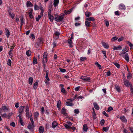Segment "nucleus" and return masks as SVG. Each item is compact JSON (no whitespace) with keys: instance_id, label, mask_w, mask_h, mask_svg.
<instances>
[{"instance_id":"45","label":"nucleus","mask_w":133,"mask_h":133,"mask_svg":"<svg viewBox=\"0 0 133 133\" xmlns=\"http://www.w3.org/2000/svg\"><path fill=\"white\" fill-rule=\"evenodd\" d=\"M128 44L129 45L131 48V49H133V45L130 42L128 41Z\"/></svg>"},{"instance_id":"50","label":"nucleus","mask_w":133,"mask_h":133,"mask_svg":"<svg viewBox=\"0 0 133 133\" xmlns=\"http://www.w3.org/2000/svg\"><path fill=\"white\" fill-rule=\"evenodd\" d=\"M29 117L31 121V123L34 124V121H33V119L32 118V115L30 116Z\"/></svg>"},{"instance_id":"21","label":"nucleus","mask_w":133,"mask_h":133,"mask_svg":"<svg viewBox=\"0 0 133 133\" xmlns=\"http://www.w3.org/2000/svg\"><path fill=\"white\" fill-rule=\"evenodd\" d=\"M102 44L105 48L106 49H108L109 48L108 45L105 42H102Z\"/></svg>"},{"instance_id":"10","label":"nucleus","mask_w":133,"mask_h":133,"mask_svg":"<svg viewBox=\"0 0 133 133\" xmlns=\"http://www.w3.org/2000/svg\"><path fill=\"white\" fill-rule=\"evenodd\" d=\"M34 124L30 123L28 126V128L29 129L32 130L33 129L34 127Z\"/></svg>"},{"instance_id":"61","label":"nucleus","mask_w":133,"mask_h":133,"mask_svg":"<svg viewBox=\"0 0 133 133\" xmlns=\"http://www.w3.org/2000/svg\"><path fill=\"white\" fill-rule=\"evenodd\" d=\"M105 73H107V76H109L111 74V73L110 71H109L107 72H106Z\"/></svg>"},{"instance_id":"6","label":"nucleus","mask_w":133,"mask_h":133,"mask_svg":"<svg viewBox=\"0 0 133 133\" xmlns=\"http://www.w3.org/2000/svg\"><path fill=\"white\" fill-rule=\"evenodd\" d=\"M124 83L125 86L127 87H129L132 84L127 79L124 80Z\"/></svg>"},{"instance_id":"25","label":"nucleus","mask_w":133,"mask_h":133,"mask_svg":"<svg viewBox=\"0 0 133 133\" xmlns=\"http://www.w3.org/2000/svg\"><path fill=\"white\" fill-rule=\"evenodd\" d=\"M119 8L121 9H125V6L123 4H121L119 6Z\"/></svg>"},{"instance_id":"18","label":"nucleus","mask_w":133,"mask_h":133,"mask_svg":"<svg viewBox=\"0 0 133 133\" xmlns=\"http://www.w3.org/2000/svg\"><path fill=\"white\" fill-rule=\"evenodd\" d=\"M124 58L127 62H128L129 61V56L128 54L127 53L125 54L124 56Z\"/></svg>"},{"instance_id":"37","label":"nucleus","mask_w":133,"mask_h":133,"mask_svg":"<svg viewBox=\"0 0 133 133\" xmlns=\"http://www.w3.org/2000/svg\"><path fill=\"white\" fill-rule=\"evenodd\" d=\"M19 122L22 125H24V123L22 119L20 117V119H19Z\"/></svg>"},{"instance_id":"16","label":"nucleus","mask_w":133,"mask_h":133,"mask_svg":"<svg viewBox=\"0 0 133 133\" xmlns=\"http://www.w3.org/2000/svg\"><path fill=\"white\" fill-rule=\"evenodd\" d=\"M57 125L58 124L57 122L56 121H54L52 123V127L54 129L56 127Z\"/></svg>"},{"instance_id":"54","label":"nucleus","mask_w":133,"mask_h":133,"mask_svg":"<svg viewBox=\"0 0 133 133\" xmlns=\"http://www.w3.org/2000/svg\"><path fill=\"white\" fill-rule=\"evenodd\" d=\"M39 8L38 5L36 4H35L34 6V9L35 10H38Z\"/></svg>"},{"instance_id":"9","label":"nucleus","mask_w":133,"mask_h":133,"mask_svg":"<svg viewBox=\"0 0 133 133\" xmlns=\"http://www.w3.org/2000/svg\"><path fill=\"white\" fill-rule=\"evenodd\" d=\"M25 107V106H21L19 107L18 111L19 113L21 114L24 112V108Z\"/></svg>"},{"instance_id":"7","label":"nucleus","mask_w":133,"mask_h":133,"mask_svg":"<svg viewBox=\"0 0 133 133\" xmlns=\"http://www.w3.org/2000/svg\"><path fill=\"white\" fill-rule=\"evenodd\" d=\"M73 38V33H72L71 35V36L70 38L68 40V43L69 44V46L70 47H72V46L71 44L72 43V40Z\"/></svg>"},{"instance_id":"33","label":"nucleus","mask_w":133,"mask_h":133,"mask_svg":"<svg viewBox=\"0 0 133 133\" xmlns=\"http://www.w3.org/2000/svg\"><path fill=\"white\" fill-rule=\"evenodd\" d=\"M33 81V78L32 77H29V84L31 85Z\"/></svg>"},{"instance_id":"2","label":"nucleus","mask_w":133,"mask_h":133,"mask_svg":"<svg viewBox=\"0 0 133 133\" xmlns=\"http://www.w3.org/2000/svg\"><path fill=\"white\" fill-rule=\"evenodd\" d=\"M64 18L63 16V15L57 16V17L56 16L55 18V20L59 22H62Z\"/></svg>"},{"instance_id":"60","label":"nucleus","mask_w":133,"mask_h":133,"mask_svg":"<svg viewBox=\"0 0 133 133\" xmlns=\"http://www.w3.org/2000/svg\"><path fill=\"white\" fill-rule=\"evenodd\" d=\"M102 53L104 54L105 57L106 58H107V57L106 55V51H102Z\"/></svg>"},{"instance_id":"13","label":"nucleus","mask_w":133,"mask_h":133,"mask_svg":"<svg viewBox=\"0 0 133 133\" xmlns=\"http://www.w3.org/2000/svg\"><path fill=\"white\" fill-rule=\"evenodd\" d=\"M72 10V9H70L68 11L65 10L64 12V15H66L70 13Z\"/></svg>"},{"instance_id":"43","label":"nucleus","mask_w":133,"mask_h":133,"mask_svg":"<svg viewBox=\"0 0 133 133\" xmlns=\"http://www.w3.org/2000/svg\"><path fill=\"white\" fill-rule=\"evenodd\" d=\"M105 123V121L103 119H102L100 122V124L102 126Z\"/></svg>"},{"instance_id":"48","label":"nucleus","mask_w":133,"mask_h":133,"mask_svg":"<svg viewBox=\"0 0 133 133\" xmlns=\"http://www.w3.org/2000/svg\"><path fill=\"white\" fill-rule=\"evenodd\" d=\"M11 61L10 59H9L7 62V64L9 66H10L11 65Z\"/></svg>"},{"instance_id":"55","label":"nucleus","mask_w":133,"mask_h":133,"mask_svg":"<svg viewBox=\"0 0 133 133\" xmlns=\"http://www.w3.org/2000/svg\"><path fill=\"white\" fill-rule=\"evenodd\" d=\"M39 115V113L38 112H35L34 114V116L36 118L38 117Z\"/></svg>"},{"instance_id":"47","label":"nucleus","mask_w":133,"mask_h":133,"mask_svg":"<svg viewBox=\"0 0 133 133\" xmlns=\"http://www.w3.org/2000/svg\"><path fill=\"white\" fill-rule=\"evenodd\" d=\"M61 91L62 93H65L66 91L64 88L62 87L61 88Z\"/></svg>"},{"instance_id":"57","label":"nucleus","mask_w":133,"mask_h":133,"mask_svg":"<svg viewBox=\"0 0 133 133\" xmlns=\"http://www.w3.org/2000/svg\"><path fill=\"white\" fill-rule=\"evenodd\" d=\"M109 128L108 127H104L103 128V130L105 132L107 131L108 130Z\"/></svg>"},{"instance_id":"59","label":"nucleus","mask_w":133,"mask_h":133,"mask_svg":"<svg viewBox=\"0 0 133 133\" xmlns=\"http://www.w3.org/2000/svg\"><path fill=\"white\" fill-rule=\"evenodd\" d=\"M113 110V108L112 107H110L108 108L107 111L108 112H110L111 111Z\"/></svg>"},{"instance_id":"14","label":"nucleus","mask_w":133,"mask_h":133,"mask_svg":"<svg viewBox=\"0 0 133 133\" xmlns=\"http://www.w3.org/2000/svg\"><path fill=\"white\" fill-rule=\"evenodd\" d=\"M61 102L60 100H59L57 103V106L58 110H60L61 109Z\"/></svg>"},{"instance_id":"38","label":"nucleus","mask_w":133,"mask_h":133,"mask_svg":"<svg viewBox=\"0 0 133 133\" xmlns=\"http://www.w3.org/2000/svg\"><path fill=\"white\" fill-rule=\"evenodd\" d=\"M66 105L67 106H72L74 105V104L69 102H66Z\"/></svg>"},{"instance_id":"22","label":"nucleus","mask_w":133,"mask_h":133,"mask_svg":"<svg viewBox=\"0 0 133 133\" xmlns=\"http://www.w3.org/2000/svg\"><path fill=\"white\" fill-rule=\"evenodd\" d=\"M49 18L50 19V21L51 22H53L54 19V17L51 15H48Z\"/></svg>"},{"instance_id":"29","label":"nucleus","mask_w":133,"mask_h":133,"mask_svg":"<svg viewBox=\"0 0 133 133\" xmlns=\"http://www.w3.org/2000/svg\"><path fill=\"white\" fill-rule=\"evenodd\" d=\"M38 86V82H35L33 85V88L35 90H36Z\"/></svg>"},{"instance_id":"26","label":"nucleus","mask_w":133,"mask_h":133,"mask_svg":"<svg viewBox=\"0 0 133 133\" xmlns=\"http://www.w3.org/2000/svg\"><path fill=\"white\" fill-rule=\"evenodd\" d=\"M85 20L87 21H95V19L93 17H92L87 18H86L85 19Z\"/></svg>"},{"instance_id":"28","label":"nucleus","mask_w":133,"mask_h":133,"mask_svg":"<svg viewBox=\"0 0 133 133\" xmlns=\"http://www.w3.org/2000/svg\"><path fill=\"white\" fill-rule=\"evenodd\" d=\"M26 5L27 7H31L33 6L31 2L30 1H27L26 3Z\"/></svg>"},{"instance_id":"41","label":"nucleus","mask_w":133,"mask_h":133,"mask_svg":"<svg viewBox=\"0 0 133 133\" xmlns=\"http://www.w3.org/2000/svg\"><path fill=\"white\" fill-rule=\"evenodd\" d=\"M48 72L47 71H46V76L45 78L48 81H49L50 80V79L48 77Z\"/></svg>"},{"instance_id":"20","label":"nucleus","mask_w":133,"mask_h":133,"mask_svg":"<svg viewBox=\"0 0 133 133\" xmlns=\"http://www.w3.org/2000/svg\"><path fill=\"white\" fill-rule=\"evenodd\" d=\"M24 18L23 17H21L20 19L21 24V26H20L21 29L22 26L24 24Z\"/></svg>"},{"instance_id":"56","label":"nucleus","mask_w":133,"mask_h":133,"mask_svg":"<svg viewBox=\"0 0 133 133\" xmlns=\"http://www.w3.org/2000/svg\"><path fill=\"white\" fill-rule=\"evenodd\" d=\"M118 39V37H112L111 39V40L112 41H114Z\"/></svg>"},{"instance_id":"31","label":"nucleus","mask_w":133,"mask_h":133,"mask_svg":"<svg viewBox=\"0 0 133 133\" xmlns=\"http://www.w3.org/2000/svg\"><path fill=\"white\" fill-rule=\"evenodd\" d=\"M60 35V33L56 31L55 32L54 34V35H55L57 37H55L56 38H58Z\"/></svg>"},{"instance_id":"5","label":"nucleus","mask_w":133,"mask_h":133,"mask_svg":"<svg viewBox=\"0 0 133 133\" xmlns=\"http://www.w3.org/2000/svg\"><path fill=\"white\" fill-rule=\"evenodd\" d=\"M81 78L86 82H89L90 81V77H87L86 76H82L81 77Z\"/></svg>"},{"instance_id":"23","label":"nucleus","mask_w":133,"mask_h":133,"mask_svg":"<svg viewBox=\"0 0 133 133\" xmlns=\"http://www.w3.org/2000/svg\"><path fill=\"white\" fill-rule=\"evenodd\" d=\"M91 22L86 21L85 22V24L86 26L90 27L91 26Z\"/></svg>"},{"instance_id":"52","label":"nucleus","mask_w":133,"mask_h":133,"mask_svg":"<svg viewBox=\"0 0 133 133\" xmlns=\"http://www.w3.org/2000/svg\"><path fill=\"white\" fill-rule=\"evenodd\" d=\"M41 16L38 15V17L36 18V21H38L39 19H40L41 18Z\"/></svg>"},{"instance_id":"58","label":"nucleus","mask_w":133,"mask_h":133,"mask_svg":"<svg viewBox=\"0 0 133 133\" xmlns=\"http://www.w3.org/2000/svg\"><path fill=\"white\" fill-rule=\"evenodd\" d=\"M74 113L76 114H78L79 113V110L78 109H75L74 110Z\"/></svg>"},{"instance_id":"44","label":"nucleus","mask_w":133,"mask_h":133,"mask_svg":"<svg viewBox=\"0 0 133 133\" xmlns=\"http://www.w3.org/2000/svg\"><path fill=\"white\" fill-rule=\"evenodd\" d=\"M31 52L30 51L28 50L26 52V54L28 56H30L31 55Z\"/></svg>"},{"instance_id":"53","label":"nucleus","mask_w":133,"mask_h":133,"mask_svg":"<svg viewBox=\"0 0 133 133\" xmlns=\"http://www.w3.org/2000/svg\"><path fill=\"white\" fill-rule=\"evenodd\" d=\"M13 113L12 112H11L9 113L7 116V118H8L9 119L10 118V117L13 114Z\"/></svg>"},{"instance_id":"62","label":"nucleus","mask_w":133,"mask_h":133,"mask_svg":"<svg viewBox=\"0 0 133 133\" xmlns=\"http://www.w3.org/2000/svg\"><path fill=\"white\" fill-rule=\"evenodd\" d=\"M48 15H51V9H49L48 11Z\"/></svg>"},{"instance_id":"36","label":"nucleus","mask_w":133,"mask_h":133,"mask_svg":"<svg viewBox=\"0 0 133 133\" xmlns=\"http://www.w3.org/2000/svg\"><path fill=\"white\" fill-rule=\"evenodd\" d=\"M91 13L90 12L87 11L85 13V15L87 17H89L91 16Z\"/></svg>"},{"instance_id":"3","label":"nucleus","mask_w":133,"mask_h":133,"mask_svg":"<svg viewBox=\"0 0 133 133\" xmlns=\"http://www.w3.org/2000/svg\"><path fill=\"white\" fill-rule=\"evenodd\" d=\"M38 42L37 44H35L36 48H38L40 45V44L43 43V39L41 38H39L38 39Z\"/></svg>"},{"instance_id":"4","label":"nucleus","mask_w":133,"mask_h":133,"mask_svg":"<svg viewBox=\"0 0 133 133\" xmlns=\"http://www.w3.org/2000/svg\"><path fill=\"white\" fill-rule=\"evenodd\" d=\"M26 110L25 112L26 113V116L28 117V118H29V117L31 116H32V114L30 113V112H29V109L28 106V105H27L26 106Z\"/></svg>"},{"instance_id":"27","label":"nucleus","mask_w":133,"mask_h":133,"mask_svg":"<svg viewBox=\"0 0 133 133\" xmlns=\"http://www.w3.org/2000/svg\"><path fill=\"white\" fill-rule=\"evenodd\" d=\"M44 128L42 126H40L39 127V131L40 133H43L44 131Z\"/></svg>"},{"instance_id":"42","label":"nucleus","mask_w":133,"mask_h":133,"mask_svg":"<svg viewBox=\"0 0 133 133\" xmlns=\"http://www.w3.org/2000/svg\"><path fill=\"white\" fill-rule=\"evenodd\" d=\"M122 51V54H125V53L126 52H127V49L126 48H124L123 49Z\"/></svg>"},{"instance_id":"49","label":"nucleus","mask_w":133,"mask_h":133,"mask_svg":"<svg viewBox=\"0 0 133 133\" xmlns=\"http://www.w3.org/2000/svg\"><path fill=\"white\" fill-rule=\"evenodd\" d=\"M132 77V74L131 73L128 74L127 76V78L128 79H130Z\"/></svg>"},{"instance_id":"19","label":"nucleus","mask_w":133,"mask_h":133,"mask_svg":"<svg viewBox=\"0 0 133 133\" xmlns=\"http://www.w3.org/2000/svg\"><path fill=\"white\" fill-rule=\"evenodd\" d=\"M93 104L95 109L98 110H99V106L98 105L97 103L96 102H94L93 103Z\"/></svg>"},{"instance_id":"11","label":"nucleus","mask_w":133,"mask_h":133,"mask_svg":"<svg viewBox=\"0 0 133 133\" xmlns=\"http://www.w3.org/2000/svg\"><path fill=\"white\" fill-rule=\"evenodd\" d=\"M62 114L65 116H66L67 114L66 113V110L64 108H63L61 110Z\"/></svg>"},{"instance_id":"51","label":"nucleus","mask_w":133,"mask_h":133,"mask_svg":"<svg viewBox=\"0 0 133 133\" xmlns=\"http://www.w3.org/2000/svg\"><path fill=\"white\" fill-rule=\"evenodd\" d=\"M64 126L67 129H69L70 128V127L69 125L67 124H65L64 125Z\"/></svg>"},{"instance_id":"35","label":"nucleus","mask_w":133,"mask_h":133,"mask_svg":"<svg viewBox=\"0 0 133 133\" xmlns=\"http://www.w3.org/2000/svg\"><path fill=\"white\" fill-rule=\"evenodd\" d=\"M115 88L117 90L118 92H120L121 91V90L119 87L117 85H116L115 86Z\"/></svg>"},{"instance_id":"32","label":"nucleus","mask_w":133,"mask_h":133,"mask_svg":"<svg viewBox=\"0 0 133 133\" xmlns=\"http://www.w3.org/2000/svg\"><path fill=\"white\" fill-rule=\"evenodd\" d=\"M2 109L4 111V112H6L8 110V109L5 105L3 106Z\"/></svg>"},{"instance_id":"46","label":"nucleus","mask_w":133,"mask_h":133,"mask_svg":"<svg viewBox=\"0 0 133 133\" xmlns=\"http://www.w3.org/2000/svg\"><path fill=\"white\" fill-rule=\"evenodd\" d=\"M9 14L11 16V18L12 19H13L14 18V17H15V15L14 14H11L10 12H9Z\"/></svg>"},{"instance_id":"64","label":"nucleus","mask_w":133,"mask_h":133,"mask_svg":"<svg viewBox=\"0 0 133 133\" xmlns=\"http://www.w3.org/2000/svg\"><path fill=\"white\" fill-rule=\"evenodd\" d=\"M10 125L14 127L15 126V123L14 122H12L10 123Z\"/></svg>"},{"instance_id":"39","label":"nucleus","mask_w":133,"mask_h":133,"mask_svg":"<svg viewBox=\"0 0 133 133\" xmlns=\"http://www.w3.org/2000/svg\"><path fill=\"white\" fill-rule=\"evenodd\" d=\"M87 58L85 57H81L80 58V60L81 61H84L86 60Z\"/></svg>"},{"instance_id":"30","label":"nucleus","mask_w":133,"mask_h":133,"mask_svg":"<svg viewBox=\"0 0 133 133\" xmlns=\"http://www.w3.org/2000/svg\"><path fill=\"white\" fill-rule=\"evenodd\" d=\"M6 34L7 37L8 38L10 35V33L9 30L8 29H6Z\"/></svg>"},{"instance_id":"8","label":"nucleus","mask_w":133,"mask_h":133,"mask_svg":"<svg viewBox=\"0 0 133 133\" xmlns=\"http://www.w3.org/2000/svg\"><path fill=\"white\" fill-rule=\"evenodd\" d=\"M33 12V10L32 9L29 10L28 14L29 17L31 18H33L34 17L32 14Z\"/></svg>"},{"instance_id":"12","label":"nucleus","mask_w":133,"mask_h":133,"mask_svg":"<svg viewBox=\"0 0 133 133\" xmlns=\"http://www.w3.org/2000/svg\"><path fill=\"white\" fill-rule=\"evenodd\" d=\"M122 49V47L120 45H119L118 46H114V48H113V49L114 50H121Z\"/></svg>"},{"instance_id":"15","label":"nucleus","mask_w":133,"mask_h":133,"mask_svg":"<svg viewBox=\"0 0 133 133\" xmlns=\"http://www.w3.org/2000/svg\"><path fill=\"white\" fill-rule=\"evenodd\" d=\"M88 129V128L86 124H84L83 125V131L87 132Z\"/></svg>"},{"instance_id":"40","label":"nucleus","mask_w":133,"mask_h":133,"mask_svg":"<svg viewBox=\"0 0 133 133\" xmlns=\"http://www.w3.org/2000/svg\"><path fill=\"white\" fill-rule=\"evenodd\" d=\"M114 64L118 68H119L120 67V65L118 63L115 62L114 63Z\"/></svg>"},{"instance_id":"17","label":"nucleus","mask_w":133,"mask_h":133,"mask_svg":"<svg viewBox=\"0 0 133 133\" xmlns=\"http://www.w3.org/2000/svg\"><path fill=\"white\" fill-rule=\"evenodd\" d=\"M59 2V0H54L53 3L54 7H56L58 6Z\"/></svg>"},{"instance_id":"24","label":"nucleus","mask_w":133,"mask_h":133,"mask_svg":"<svg viewBox=\"0 0 133 133\" xmlns=\"http://www.w3.org/2000/svg\"><path fill=\"white\" fill-rule=\"evenodd\" d=\"M120 118L124 122H127V120L124 116H122L120 117Z\"/></svg>"},{"instance_id":"34","label":"nucleus","mask_w":133,"mask_h":133,"mask_svg":"<svg viewBox=\"0 0 133 133\" xmlns=\"http://www.w3.org/2000/svg\"><path fill=\"white\" fill-rule=\"evenodd\" d=\"M33 60V63L34 64H37V59L35 57H34Z\"/></svg>"},{"instance_id":"1","label":"nucleus","mask_w":133,"mask_h":133,"mask_svg":"<svg viewBox=\"0 0 133 133\" xmlns=\"http://www.w3.org/2000/svg\"><path fill=\"white\" fill-rule=\"evenodd\" d=\"M47 54H48L47 52H44L43 56V59L42 60V62H43V65L44 69H45V63L47 62Z\"/></svg>"},{"instance_id":"63","label":"nucleus","mask_w":133,"mask_h":133,"mask_svg":"<svg viewBox=\"0 0 133 133\" xmlns=\"http://www.w3.org/2000/svg\"><path fill=\"white\" fill-rule=\"evenodd\" d=\"M102 113L103 114L105 115V116H107V117H109V116L104 111H103L102 112Z\"/></svg>"}]
</instances>
